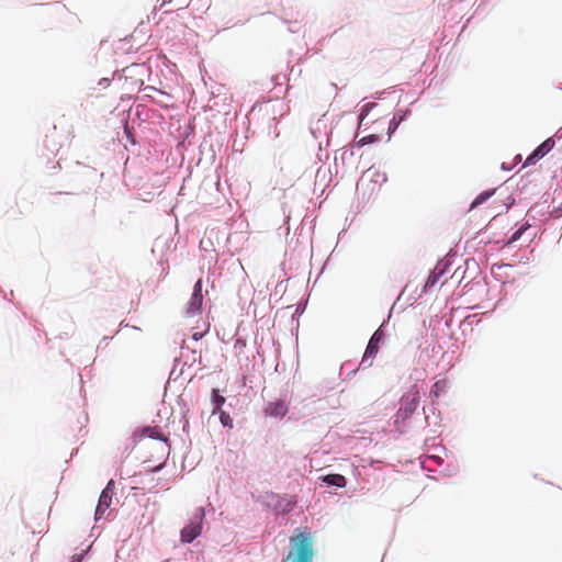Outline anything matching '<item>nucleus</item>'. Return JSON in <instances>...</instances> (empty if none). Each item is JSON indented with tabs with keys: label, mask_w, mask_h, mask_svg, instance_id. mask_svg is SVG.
Instances as JSON below:
<instances>
[{
	"label": "nucleus",
	"mask_w": 562,
	"mask_h": 562,
	"mask_svg": "<svg viewBox=\"0 0 562 562\" xmlns=\"http://www.w3.org/2000/svg\"><path fill=\"white\" fill-rule=\"evenodd\" d=\"M420 403V390L417 384H413L401 397L400 407L395 414L394 424L397 428L404 426L413 416Z\"/></svg>",
	"instance_id": "f257e3e1"
},
{
	"label": "nucleus",
	"mask_w": 562,
	"mask_h": 562,
	"mask_svg": "<svg viewBox=\"0 0 562 562\" xmlns=\"http://www.w3.org/2000/svg\"><path fill=\"white\" fill-rule=\"evenodd\" d=\"M292 551L288 559L293 557V562H313L314 550L311 536L304 532H297L290 538Z\"/></svg>",
	"instance_id": "f03ea898"
},
{
	"label": "nucleus",
	"mask_w": 562,
	"mask_h": 562,
	"mask_svg": "<svg viewBox=\"0 0 562 562\" xmlns=\"http://www.w3.org/2000/svg\"><path fill=\"white\" fill-rule=\"evenodd\" d=\"M204 519V509L199 508L194 514L190 524L182 528L180 532V540L183 543H191L202 533V525Z\"/></svg>",
	"instance_id": "7ed1b4c3"
},
{
	"label": "nucleus",
	"mask_w": 562,
	"mask_h": 562,
	"mask_svg": "<svg viewBox=\"0 0 562 562\" xmlns=\"http://www.w3.org/2000/svg\"><path fill=\"white\" fill-rule=\"evenodd\" d=\"M114 495V481L110 480L105 488L101 492L99 502L94 513V519L100 520L105 516L106 510L110 508L112 497Z\"/></svg>",
	"instance_id": "20e7f679"
},
{
	"label": "nucleus",
	"mask_w": 562,
	"mask_h": 562,
	"mask_svg": "<svg viewBox=\"0 0 562 562\" xmlns=\"http://www.w3.org/2000/svg\"><path fill=\"white\" fill-rule=\"evenodd\" d=\"M383 338H384L383 330L381 328H378L373 333L371 339L369 340V344L367 346V349H366L364 355L361 360V364H363L366 367H371L372 360L376 356L379 348H380V342L383 340Z\"/></svg>",
	"instance_id": "39448f33"
},
{
	"label": "nucleus",
	"mask_w": 562,
	"mask_h": 562,
	"mask_svg": "<svg viewBox=\"0 0 562 562\" xmlns=\"http://www.w3.org/2000/svg\"><path fill=\"white\" fill-rule=\"evenodd\" d=\"M203 303V294H202V280L199 279L193 288V293L187 304L186 314L188 316H194L201 312Z\"/></svg>",
	"instance_id": "423d86ee"
},
{
	"label": "nucleus",
	"mask_w": 562,
	"mask_h": 562,
	"mask_svg": "<svg viewBox=\"0 0 562 562\" xmlns=\"http://www.w3.org/2000/svg\"><path fill=\"white\" fill-rule=\"evenodd\" d=\"M288 412V407L284 401L279 400L276 402H270L266 407V413L272 417H283Z\"/></svg>",
	"instance_id": "0eeeda50"
},
{
	"label": "nucleus",
	"mask_w": 562,
	"mask_h": 562,
	"mask_svg": "<svg viewBox=\"0 0 562 562\" xmlns=\"http://www.w3.org/2000/svg\"><path fill=\"white\" fill-rule=\"evenodd\" d=\"M323 481L328 485L344 487L347 484V480L341 474H328L323 477Z\"/></svg>",
	"instance_id": "6e6552de"
},
{
	"label": "nucleus",
	"mask_w": 562,
	"mask_h": 562,
	"mask_svg": "<svg viewBox=\"0 0 562 562\" xmlns=\"http://www.w3.org/2000/svg\"><path fill=\"white\" fill-rule=\"evenodd\" d=\"M554 145V139L550 137L542 142L535 150L542 158L544 155H547L549 151L553 149Z\"/></svg>",
	"instance_id": "1a4fd4ad"
},
{
	"label": "nucleus",
	"mask_w": 562,
	"mask_h": 562,
	"mask_svg": "<svg viewBox=\"0 0 562 562\" xmlns=\"http://www.w3.org/2000/svg\"><path fill=\"white\" fill-rule=\"evenodd\" d=\"M212 403L214 405V408L212 411V414L218 413L223 404L225 403V397L218 394V391L213 389L212 390Z\"/></svg>",
	"instance_id": "9d476101"
},
{
	"label": "nucleus",
	"mask_w": 562,
	"mask_h": 562,
	"mask_svg": "<svg viewBox=\"0 0 562 562\" xmlns=\"http://www.w3.org/2000/svg\"><path fill=\"white\" fill-rule=\"evenodd\" d=\"M143 432L149 438L167 441V438L160 432L158 427H147L143 430Z\"/></svg>",
	"instance_id": "9b49d317"
},
{
	"label": "nucleus",
	"mask_w": 562,
	"mask_h": 562,
	"mask_svg": "<svg viewBox=\"0 0 562 562\" xmlns=\"http://www.w3.org/2000/svg\"><path fill=\"white\" fill-rule=\"evenodd\" d=\"M441 274H442V271H439V272L432 271L425 282V290L434 288L437 284V282L439 281V278Z\"/></svg>",
	"instance_id": "f8f14e48"
},
{
	"label": "nucleus",
	"mask_w": 562,
	"mask_h": 562,
	"mask_svg": "<svg viewBox=\"0 0 562 562\" xmlns=\"http://www.w3.org/2000/svg\"><path fill=\"white\" fill-rule=\"evenodd\" d=\"M447 382L445 380L437 381L431 387V394L435 397H438L441 393L446 391Z\"/></svg>",
	"instance_id": "ddd939ff"
},
{
	"label": "nucleus",
	"mask_w": 562,
	"mask_h": 562,
	"mask_svg": "<svg viewBox=\"0 0 562 562\" xmlns=\"http://www.w3.org/2000/svg\"><path fill=\"white\" fill-rule=\"evenodd\" d=\"M494 193V190L492 191H484L482 192L481 194H479L475 200L472 202L471 204V207H475L480 204H482L483 202H485L492 194Z\"/></svg>",
	"instance_id": "4468645a"
},
{
	"label": "nucleus",
	"mask_w": 562,
	"mask_h": 562,
	"mask_svg": "<svg viewBox=\"0 0 562 562\" xmlns=\"http://www.w3.org/2000/svg\"><path fill=\"white\" fill-rule=\"evenodd\" d=\"M220 422L224 427H233V419L228 413L225 411H220Z\"/></svg>",
	"instance_id": "2eb2a0df"
},
{
	"label": "nucleus",
	"mask_w": 562,
	"mask_h": 562,
	"mask_svg": "<svg viewBox=\"0 0 562 562\" xmlns=\"http://www.w3.org/2000/svg\"><path fill=\"white\" fill-rule=\"evenodd\" d=\"M541 157L533 150L525 160L524 167L535 165Z\"/></svg>",
	"instance_id": "dca6fc26"
},
{
	"label": "nucleus",
	"mask_w": 562,
	"mask_h": 562,
	"mask_svg": "<svg viewBox=\"0 0 562 562\" xmlns=\"http://www.w3.org/2000/svg\"><path fill=\"white\" fill-rule=\"evenodd\" d=\"M378 140V136L374 135V134H371V135H368V136H364L362 137L360 140H359V144L360 145H367V144H372L374 142Z\"/></svg>",
	"instance_id": "f3484780"
},
{
	"label": "nucleus",
	"mask_w": 562,
	"mask_h": 562,
	"mask_svg": "<svg viewBox=\"0 0 562 562\" xmlns=\"http://www.w3.org/2000/svg\"><path fill=\"white\" fill-rule=\"evenodd\" d=\"M367 175H372V176H380V172L378 170H373L372 168L368 169L367 170Z\"/></svg>",
	"instance_id": "a211bd4d"
},
{
	"label": "nucleus",
	"mask_w": 562,
	"mask_h": 562,
	"mask_svg": "<svg viewBox=\"0 0 562 562\" xmlns=\"http://www.w3.org/2000/svg\"><path fill=\"white\" fill-rule=\"evenodd\" d=\"M520 234H521V231H520V229H519V231H517V232L513 235V237H512V241L517 240V239H518V237L520 236Z\"/></svg>",
	"instance_id": "6ab92c4d"
},
{
	"label": "nucleus",
	"mask_w": 562,
	"mask_h": 562,
	"mask_svg": "<svg viewBox=\"0 0 562 562\" xmlns=\"http://www.w3.org/2000/svg\"><path fill=\"white\" fill-rule=\"evenodd\" d=\"M201 337H202V335H199V334H194V335H193V339H194V340H199Z\"/></svg>",
	"instance_id": "aec40b11"
},
{
	"label": "nucleus",
	"mask_w": 562,
	"mask_h": 562,
	"mask_svg": "<svg viewBox=\"0 0 562 562\" xmlns=\"http://www.w3.org/2000/svg\"><path fill=\"white\" fill-rule=\"evenodd\" d=\"M162 464H159L157 468H155V471L161 469Z\"/></svg>",
	"instance_id": "412c9836"
}]
</instances>
